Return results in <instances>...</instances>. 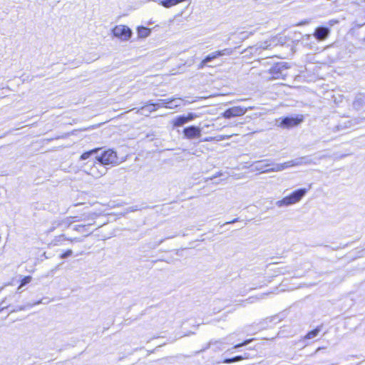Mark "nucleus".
Segmentation results:
<instances>
[{
  "instance_id": "obj_29",
  "label": "nucleus",
  "mask_w": 365,
  "mask_h": 365,
  "mask_svg": "<svg viewBox=\"0 0 365 365\" xmlns=\"http://www.w3.org/2000/svg\"><path fill=\"white\" fill-rule=\"evenodd\" d=\"M252 340H253V339H247V340L244 341L242 343L236 344L234 346V348L237 349V348L246 346V345L249 344Z\"/></svg>"
},
{
  "instance_id": "obj_26",
  "label": "nucleus",
  "mask_w": 365,
  "mask_h": 365,
  "mask_svg": "<svg viewBox=\"0 0 365 365\" xmlns=\"http://www.w3.org/2000/svg\"><path fill=\"white\" fill-rule=\"evenodd\" d=\"M200 116V115L196 113H188L187 115H185L187 123L194 120Z\"/></svg>"
},
{
  "instance_id": "obj_37",
  "label": "nucleus",
  "mask_w": 365,
  "mask_h": 365,
  "mask_svg": "<svg viewBox=\"0 0 365 365\" xmlns=\"http://www.w3.org/2000/svg\"><path fill=\"white\" fill-rule=\"evenodd\" d=\"M337 21H330V25H333L334 23H337Z\"/></svg>"
},
{
  "instance_id": "obj_21",
  "label": "nucleus",
  "mask_w": 365,
  "mask_h": 365,
  "mask_svg": "<svg viewBox=\"0 0 365 365\" xmlns=\"http://www.w3.org/2000/svg\"><path fill=\"white\" fill-rule=\"evenodd\" d=\"M247 354H245L244 356H236L232 358L226 359L224 360V362L226 364H231V363L241 361V360H242L244 359H247Z\"/></svg>"
},
{
  "instance_id": "obj_12",
  "label": "nucleus",
  "mask_w": 365,
  "mask_h": 365,
  "mask_svg": "<svg viewBox=\"0 0 365 365\" xmlns=\"http://www.w3.org/2000/svg\"><path fill=\"white\" fill-rule=\"evenodd\" d=\"M78 217H67L62 218L61 229L64 231L68 229L73 222H79Z\"/></svg>"
},
{
  "instance_id": "obj_3",
  "label": "nucleus",
  "mask_w": 365,
  "mask_h": 365,
  "mask_svg": "<svg viewBox=\"0 0 365 365\" xmlns=\"http://www.w3.org/2000/svg\"><path fill=\"white\" fill-rule=\"evenodd\" d=\"M89 162H87L85 165L84 170L88 175L93 178H98L104 175L107 172V168L101 165L99 161L92 162L91 165H88Z\"/></svg>"
},
{
  "instance_id": "obj_4",
  "label": "nucleus",
  "mask_w": 365,
  "mask_h": 365,
  "mask_svg": "<svg viewBox=\"0 0 365 365\" xmlns=\"http://www.w3.org/2000/svg\"><path fill=\"white\" fill-rule=\"evenodd\" d=\"M304 121V115L297 114L294 116H287L277 120L278 125L283 128H290L297 126Z\"/></svg>"
},
{
  "instance_id": "obj_7",
  "label": "nucleus",
  "mask_w": 365,
  "mask_h": 365,
  "mask_svg": "<svg viewBox=\"0 0 365 365\" xmlns=\"http://www.w3.org/2000/svg\"><path fill=\"white\" fill-rule=\"evenodd\" d=\"M252 107L245 108L242 106H234L227 109L223 113L222 116L225 118H231L232 117L243 115L247 110H251Z\"/></svg>"
},
{
  "instance_id": "obj_19",
  "label": "nucleus",
  "mask_w": 365,
  "mask_h": 365,
  "mask_svg": "<svg viewBox=\"0 0 365 365\" xmlns=\"http://www.w3.org/2000/svg\"><path fill=\"white\" fill-rule=\"evenodd\" d=\"M41 303H43V304H46V302H43V300H39L36 302H34L33 304H28L26 306H18L16 309H14L10 311V313L11 312H18V311H22V310H24L26 309V307H31L34 305H37V304H41Z\"/></svg>"
},
{
  "instance_id": "obj_38",
  "label": "nucleus",
  "mask_w": 365,
  "mask_h": 365,
  "mask_svg": "<svg viewBox=\"0 0 365 365\" xmlns=\"http://www.w3.org/2000/svg\"><path fill=\"white\" fill-rule=\"evenodd\" d=\"M255 298L252 297V298H249L247 300H250V302H253V300Z\"/></svg>"
},
{
  "instance_id": "obj_15",
  "label": "nucleus",
  "mask_w": 365,
  "mask_h": 365,
  "mask_svg": "<svg viewBox=\"0 0 365 365\" xmlns=\"http://www.w3.org/2000/svg\"><path fill=\"white\" fill-rule=\"evenodd\" d=\"M172 123L174 128L181 127L187 123L185 115L177 116L172 120Z\"/></svg>"
},
{
  "instance_id": "obj_40",
  "label": "nucleus",
  "mask_w": 365,
  "mask_h": 365,
  "mask_svg": "<svg viewBox=\"0 0 365 365\" xmlns=\"http://www.w3.org/2000/svg\"><path fill=\"white\" fill-rule=\"evenodd\" d=\"M321 349L320 347H318V349H317L316 352H317L318 351H319Z\"/></svg>"
},
{
  "instance_id": "obj_28",
  "label": "nucleus",
  "mask_w": 365,
  "mask_h": 365,
  "mask_svg": "<svg viewBox=\"0 0 365 365\" xmlns=\"http://www.w3.org/2000/svg\"><path fill=\"white\" fill-rule=\"evenodd\" d=\"M31 281V277L28 276L25 277L21 282L20 286L18 287V290L21 289V287L29 284Z\"/></svg>"
},
{
  "instance_id": "obj_16",
  "label": "nucleus",
  "mask_w": 365,
  "mask_h": 365,
  "mask_svg": "<svg viewBox=\"0 0 365 365\" xmlns=\"http://www.w3.org/2000/svg\"><path fill=\"white\" fill-rule=\"evenodd\" d=\"M360 122V120L359 119H354L353 120H347L346 122H344L343 123H340L336 126L337 130H343L344 128H350L352 125L359 123Z\"/></svg>"
},
{
  "instance_id": "obj_31",
  "label": "nucleus",
  "mask_w": 365,
  "mask_h": 365,
  "mask_svg": "<svg viewBox=\"0 0 365 365\" xmlns=\"http://www.w3.org/2000/svg\"><path fill=\"white\" fill-rule=\"evenodd\" d=\"M270 46V44H268L267 42L261 43L259 45L257 46V49H268V48Z\"/></svg>"
},
{
  "instance_id": "obj_2",
  "label": "nucleus",
  "mask_w": 365,
  "mask_h": 365,
  "mask_svg": "<svg viewBox=\"0 0 365 365\" xmlns=\"http://www.w3.org/2000/svg\"><path fill=\"white\" fill-rule=\"evenodd\" d=\"M308 189L301 188L294 191L289 196L284 197L281 200L276 202V205L279 207L289 206L298 202L307 192Z\"/></svg>"
},
{
  "instance_id": "obj_30",
  "label": "nucleus",
  "mask_w": 365,
  "mask_h": 365,
  "mask_svg": "<svg viewBox=\"0 0 365 365\" xmlns=\"http://www.w3.org/2000/svg\"><path fill=\"white\" fill-rule=\"evenodd\" d=\"M72 254H73V251L71 250H68L64 253L61 254L60 257L61 259H66V258H68V257L71 256Z\"/></svg>"
},
{
  "instance_id": "obj_24",
  "label": "nucleus",
  "mask_w": 365,
  "mask_h": 365,
  "mask_svg": "<svg viewBox=\"0 0 365 365\" xmlns=\"http://www.w3.org/2000/svg\"><path fill=\"white\" fill-rule=\"evenodd\" d=\"M62 218L57 219L52 222L51 227L48 229V232H53L57 228H61Z\"/></svg>"
},
{
  "instance_id": "obj_14",
  "label": "nucleus",
  "mask_w": 365,
  "mask_h": 365,
  "mask_svg": "<svg viewBox=\"0 0 365 365\" xmlns=\"http://www.w3.org/2000/svg\"><path fill=\"white\" fill-rule=\"evenodd\" d=\"M175 101V99H160L158 104H159V108L160 106H165L167 108H173V107H177L179 106L177 103H174Z\"/></svg>"
},
{
  "instance_id": "obj_5",
  "label": "nucleus",
  "mask_w": 365,
  "mask_h": 365,
  "mask_svg": "<svg viewBox=\"0 0 365 365\" xmlns=\"http://www.w3.org/2000/svg\"><path fill=\"white\" fill-rule=\"evenodd\" d=\"M113 36L120 38L121 41H128L132 36V30L127 26L118 25L113 29Z\"/></svg>"
},
{
  "instance_id": "obj_36",
  "label": "nucleus",
  "mask_w": 365,
  "mask_h": 365,
  "mask_svg": "<svg viewBox=\"0 0 365 365\" xmlns=\"http://www.w3.org/2000/svg\"><path fill=\"white\" fill-rule=\"evenodd\" d=\"M284 269V270H281V271H279V273H280V274H286V273H289V274L290 273V272H289V271L287 270V269Z\"/></svg>"
},
{
  "instance_id": "obj_20",
  "label": "nucleus",
  "mask_w": 365,
  "mask_h": 365,
  "mask_svg": "<svg viewBox=\"0 0 365 365\" xmlns=\"http://www.w3.org/2000/svg\"><path fill=\"white\" fill-rule=\"evenodd\" d=\"M321 331L320 327H317L316 329L309 331L304 336V339H312L317 336Z\"/></svg>"
},
{
  "instance_id": "obj_11",
  "label": "nucleus",
  "mask_w": 365,
  "mask_h": 365,
  "mask_svg": "<svg viewBox=\"0 0 365 365\" xmlns=\"http://www.w3.org/2000/svg\"><path fill=\"white\" fill-rule=\"evenodd\" d=\"M289 168H291L289 161L283 163H273L272 162L269 170H267V171L280 172Z\"/></svg>"
},
{
  "instance_id": "obj_35",
  "label": "nucleus",
  "mask_w": 365,
  "mask_h": 365,
  "mask_svg": "<svg viewBox=\"0 0 365 365\" xmlns=\"http://www.w3.org/2000/svg\"><path fill=\"white\" fill-rule=\"evenodd\" d=\"M238 221V218H235L233 220H231L230 222H227L225 223V225H227V224H232V223H235V222H237Z\"/></svg>"
},
{
  "instance_id": "obj_27",
  "label": "nucleus",
  "mask_w": 365,
  "mask_h": 365,
  "mask_svg": "<svg viewBox=\"0 0 365 365\" xmlns=\"http://www.w3.org/2000/svg\"><path fill=\"white\" fill-rule=\"evenodd\" d=\"M235 48H225L223 50H221V51H217V52L220 53V56H230L231 54L233 53L234 52V50Z\"/></svg>"
},
{
  "instance_id": "obj_10",
  "label": "nucleus",
  "mask_w": 365,
  "mask_h": 365,
  "mask_svg": "<svg viewBox=\"0 0 365 365\" xmlns=\"http://www.w3.org/2000/svg\"><path fill=\"white\" fill-rule=\"evenodd\" d=\"M330 34V29L326 26H319L315 29L314 36L318 41L325 40Z\"/></svg>"
},
{
  "instance_id": "obj_22",
  "label": "nucleus",
  "mask_w": 365,
  "mask_h": 365,
  "mask_svg": "<svg viewBox=\"0 0 365 365\" xmlns=\"http://www.w3.org/2000/svg\"><path fill=\"white\" fill-rule=\"evenodd\" d=\"M219 56H220V53L217 51L212 52L204 58V63H209Z\"/></svg>"
},
{
  "instance_id": "obj_18",
  "label": "nucleus",
  "mask_w": 365,
  "mask_h": 365,
  "mask_svg": "<svg viewBox=\"0 0 365 365\" xmlns=\"http://www.w3.org/2000/svg\"><path fill=\"white\" fill-rule=\"evenodd\" d=\"M150 34V29L144 26L138 28V35L140 38H145Z\"/></svg>"
},
{
  "instance_id": "obj_9",
  "label": "nucleus",
  "mask_w": 365,
  "mask_h": 365,
  "mask_svg": "<svg viewBox=\"0 0 365 365\" xmlns=\"http://www.w3.org/2000/svg\"><path fill=\"white\" fill-rule=\"evenodd\" d=\"M289 163L291 167H294L315 164V162H314L310 156L306 155L289 160Z\"/></svg>"
},
{
  "instance_id": "obj_34",
  "label": "nucleus",
  "mask_w": 365,
  "mask_h": 365,
  "mask_svg": "<svg viewBox=\"0 0 365 365\" xmlns=\"http://www.w3.org/2000/svg\"><path fill=\"white\" fill-rule=\"evenodd\" d=\"M207 63H204V59L201 61L199 65V68H202Z\"/></svg>"
},
{
  "instance_id": "obj_13",
  "label": "nucleus",
  "mask_w": 365,
  "mask_h": 365,
  "mask_svg": "<svg viewBox=\"0 0 365 365\" xmlns=\"http://www.w3.org/2000/svg\"><path fill=\"white\" fill-rule=\"evenodd\" d=\"M159 108V104H155L150 102H148L147 105L140 108V110L142 114H145L146 113H152L155 111Z\"/></svg>"
},
{
  "instance_id": "obj_23",
  "label": "nucleus",
  "mask_w": 365,
  "mask_h": 365,
  "mask_svg": "<svg viewBox=\"0 0 365 365\" xmlns=\"http://www.w3.org/2000/svg\"><path fill=\"white\" fill-rule=\"evenodd\" d=\"M92 224L91 223H89L88 225H75L73 226V230L76 231V232H88V227L91 225Z\"/></svg>"
},
{
  "instance_id": "obj_39",
  "label": "nucleus",
  "mask_w": 365,
  "mask_h": 365,
  "mask_svg": "<svg viewBox=\"0 0 365 365\" xmlns=\"http://www.w3.org/2000/svg\"><path fill=\"white\" fill-rule=\"evenodd\" d=\"M364 24H365V22H364V23H363V24H359V26H364Z\"/></svg>"
},
{
  "instance_id": "obj_17",
  "label": "nucleus",
  "mask_w": 365,
  "mask_h": 365,
  "mask_svg": "<svg viewBox=\"0 0 365 365\" xmlns=\"http://www.w3.org/2000/svg\"><path fill=\"white\" fill-rule=\"evenodd\" d=\"M284 67L282 63H277L274 66L270 68V73L273 74V78H279V74L282 72V68Z\"/></svg>"
},
{
  "instance_id": "obj_8",
  "label": "nucleus",
  "mask_w": 365,
  "mask_h": 365,
  "mask_svg": "<svg viewBox=\"0 0 365 365\" xmlns=\"http://www.w3.org/2000/svg\"><path fill=\"white\" fill-rule=\"evenodd\" d=\"M202 129L195 125H190L184 128L182 133L187 139L198 138L201 136Z\"/></svg>"
},
{
  "instance_id": "obj_32",
  "label": "nucleus",
  "mask_w": 365,
  "mask_h": 365,
  "mask_svg": "<svg viewBox=\"0 0 365 365\" xmlns=\"http://www.w3.org/2000/svg\"><path fill=\"white\" fill-rule=\"evenodd\" d=\"M66 240H69L71 242H81L82 241L81 239L77 238V237H75V238H68V237H67Z\"/></svg>"
},
{
  "instance_id": "obj_1",
  "label": "nucleus",
  "mask_w": 365,
  "mask_h": 365,
  "mask_svg": "<svg viewBox=\"0 0 365 365\" xmlns=\"http://www.w3.org/2000/svg\"><path fill=\"white\" fill-rule=\"evenodd\" d=\"M92 156H94L95 160L99 161L105 167L118 162L115 152L110 149L102 151L101 148H95L83 153L80 157V160H86Z\"/></svg>"
},
{
  "instance_id": "obj_25",
  "label": "nucleus",
  "mask_w": 365,
  "mask_h": 365,
  "mask_svg": "<svg viewBox=\"0 0 365 365\" xmlns=\"http://www.w3.org/2000/svg\"><path fill=\"white\" fill-rule=\"evenodd\" d=\"M66 238L67 237H66L63 234L56 237L53 240V245L58 246L62 245V241L66 240Z\"/></svg>"
},
{
  "instance_id": "obj_41",
  "label": "nucleus",
  "mask_w": 365,
  "mask_h": 365,
  "mask_svg": "<svg viewBox=\"0 0 365 365\" xmlns=\"http://www.w3.org/2000/svg\"><path fill=\"white\" fill-rule=\"evenodd\" d=\"M91 232H89L88 234L86 235V236H88Z\"/></svg>"
},
{
  "instance_id": "obj_33",
  "label": "nucleus",
  "mask_w": 365,
  "mask_h": 365,
  "mask_svg": "<svg viewBox=\"0 0 365 365\" xmlns=\"http://www.w3.org/2000/svg\"><path fill=\"white\" fill-rule=\"evenodd\" d=\"M4 304H5V300H3L1 302V303L0 304V306H1V310H3L4 309L7 308L9 307V306L4 305Z\"/></svg>"
},
{
  "instance_id": "obj_6",
  "label": "nucleus",
  "mask_w": 365,
  "mask_h": 365,
  "mask_svg": "<svg viewBox=\"0 0 365 365\" xmlns=\"http://www.w3.org/2000/svg\"><path fill=\"white\" fill-rule=\"evenodd\" d=\"M271 165H272L271 160L264 159V160L253 162L251 164L250 168L252 171H259L260 173H270V171H266V170H269Z\"/></svg>"
}]
</instances>
